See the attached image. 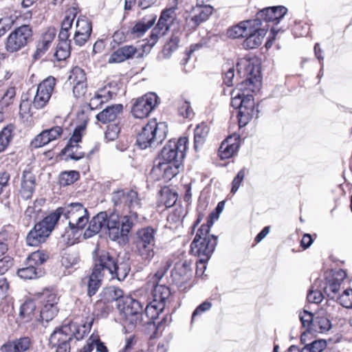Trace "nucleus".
<instances>
[{"label": "nucleus", "mask_w": 352, "mask_h": 352, "mask_svg": "<svg viewBox=\"0 0 352 352\" xmlns=\"http://www.w3.org/2000/svg\"><path fill=\"white\" fill-rule=\"evenodd\" d=\"M93 322L94 319L90 318L80 327L73 322L63 325L51 334L50 346L56 352H70L69 342L73 337L78 340L82 339L89 332Z\"/></svg>", "instance_id": "1"}, {"label": "nucleus", "mask_w": 352, "mask_h": 352, "mask_svg": "<svg viewBox=\"0 0 352 352\" xmlns=\"http://www.w3.org/2000/svg\"><path fill=\"white\" fill-rule=\"evenodd\" d=\"M212 223L202 224L197 230L196 235L190 245V252L200 258L199 263L206 268L205 263L213 253L217 244V237L210 234Z\"/></svg>", "instance_id": "2"}, {"label": "nucleus", "mask_w": 352, "mask_h": 352, "mask_svg": "<svg viewBox=\"0 0 352 352\" xmlns=\"http://www.w3.org/2000/svg\"><path fill=\"white\" fill-rule=\"evenodd\" d=\"M52 213L56 216L57 221L63 215L68 220L69 228L74 233L82 231L89 222L88 210L79 202L69 204L65 207L57 208Z\"/></svg>", "instance_id": "3"}, {"label": "nucleus", "mask_w": 352, "mask_h": 352, "mask_svg": "<svg viewBox=\"0 0 352 352\" xmlns=\"http://www.w3.org/2000/svg\"><path fill=\"white\" fill-rule=\"evenodd\" d=\"M245 89H233L231 93V105L239 109V126H245L253 118H258V109L252 94H245Z\"/></svg>", "instance_id": "4"}, {"label": "nucleus", "mask_w": 352, "mask_h": 352, "mask_svg": "<svg viewBox=\"0 0 352 352\" xmlns=\"http://www.w3.org/2000/svg\"><path fill=\"white\" fill-rule=\"evenodd\" d=\"M122 323L129 331L133 330L137 324L142 323L144 315V305L138 300L125 296L117 304Z\"/></svg>", "instance_id": "5"}, {"label": "nucleus", "mask_w": 352, "mask_h": 352, "mask_svg": "<svg viewBox=\"0 0 352 352\" xmlns=\"http://www.w3.org/2000/svg\"><path fill=\"white\" fill-rule=\"evenodd\" d=\"M167 132L168 125L166 122L151 120L138 133L137 144L142 149L160 144L165 139Z\"/></svg>", "instance_id": "6"}, {"label": "nucleus", "mask_w": 352, "mask_h": 352, "mask_svg": "<svg viewBox=\"0 0 352 352\" xmlns=\"http://www.w3.org/2000/svg\"><path fill=\"white\" fill-rule=\"evenodd\" d=\"M155 230L151 227L143 228L136 233L135 252L146 265L151 263L155 254Z\"/></svg>", "instance_id": "7"}, {"label": "nucleus", "mask_w": 352, "mask_h": 352, "mask_svg": "<svg viewBox=\"0 0 352 352\" xmlns=\"http://www.w3.org/2000/svg\"><path fill=\"white\" fill-rule=\"evenodd\" d=\"M57 223V217L50 213L36 223L28 232L26 243L29 246L36 247L44 243Z\"/></svg>", "instance_id": "8"}, {"label": "nucleus", "mask_w": 352, "mask_h": 352, "mask_svg": "<svg viewBox=\"0 0 352 352\" xmlns=\"http://www.w3.org/2000/svg\"><path fill=\"white\" fill-rule=\"evenodd\" d=\"M33 32L29 25H22L12 31L5 43L6 50L8 53L20 51L32 41Z\"/></svg>", "instance_id": "9"}, {"label": "nucleus", "mask_w": 352, "mask_h": 352, "mask_svg": "<svg viewBox=\"0 0 352 352\" xmlns=\"http://www.w3.org/2000/svg\"><path fill=\"white\" fill-rule=\"evenodd\" d=\"M41 304L40 316L43 320H52L58 313V296L54 289H45L35 295Z\"/></svg>", "instance_id": "10"}, {"label": "nucleus", "mask_w": 352, "mask_h": 352, "mask_svg": "<svg viewBox=\"0 0 352 352\" xmlns=\"http://www.w3.org/2000/svg\"><path fill=\"white\" fill-rule=\"evenodd\" d=\"M111 201L116 211H138L141 208V199L134 190H118L111 195Z\"/></svg>", "instance_id": "11"}, {"label": "nucleus", "mask_w": 352, "mask_h": 352, "mask_svg": "<svg viewBox=\"0 0 352 352\" xmlns=\"http://www.w3.org/2000/svg\"><path fill=\"white\" fill-rule=\"evenodd\" d=\"M238 74L241 77L245 78L241 84L245 86L252 85L255 88L261 86V70L258 64L254 62L242 58L236 64Z\"/></svg>", "instance_id": "12"}, {"label": "nucleus", "mask_w": 352, "mask_h": 352, "mask_svg": "<svg viewBox=\"0 0 352 352\" xmlns=\"http://www.w3.org/2000/svg\"><path fill=\"white\" fill-rule=\"evenodd\" d=\"M187 142L188 139L186 137L180 138L177 141H169L168 144L164 146L156 160L180 164L186 155Z\"/></svg>", "instance_id": "13"}, {"label": "nucleus", "mask_w": 352, "mask_h": 352, "mask_svg": "<svg viewBox=\"0 0 352 352\" xmlns=\"http://www.w3.org/2000/svg\"><path fill=\"white\" fill-rule=\"evenodd\" d=\"M170 265V263L167 261L162 268L158 270L150 280V283H151L153 287L152 301L157 304H162L163 307H166L168 303L171 293L168 287L159 284L158 283L163 278Z\"/></svg>", "instance_id": "14"}, {"label": "nucleus", "mask_w": 352, "mask_h": 352, "mask_svg": "<svg viewBox=\"0 0 352 352\" xmlns=\"http://www.w3.org/2000/svg\"><path fill=\"white\" fill-rule=\"evenodd\" d=\"M151 52L150 47L145 43L138 48L132 45H125L114 51L109 58V63H120L133 58H142Z\"/></svg>", "instance_id": "15"}, {"label": "nucleus", "mask_w": 352, "mask_h": 352, "mask_svg": "<svg viewBox=\"0 0 352 352\" xmlns=\"http://www.w3.org/2000/svg\"><path fill=\"white\" fill-rule=\"evenodd\" d=\"M159 102L160 98L155 93L146 94L135 100L131 108V113L136 118H146L157 107Z\"/></svg>", "instance_id": "16"}, {"label": "nucleus", "mask_w": 352, "mask_h": 352, "mask_svg": "<svg viewBox=\"0 0 352 352\" xmlns=\"http://www.w3.org/2000/svg\"><path fill=\"white\" fill-rule=\"evenodd\" d=\"M192 261L186 258H179L175 264L171 272L173 282L181 289L187 288L192 276Z\"/></svg>", "instance_id": "17"}, {"label": "nucleus", "mask_w": 352, "mask_h": 352, "mask_svg": "<svg viewBox=\"0 0 352 352\" xmlns=\"http://www.w3.org/2000/svg\"><path fill=\"white\" fill-rule=\"evenodd\" d=\"M180 164L155 160L151 175L155 180H170L179 173Z\"/></svg>", "instance_id": "18"}, {"label": "nucleus", "mask_w": 352, "mask_h": 352, "mask_svg": "<svg viewBox=\"0 0 352 352\" xmlns=\"http://www.w3.org/2000/svg\"><path fill=\"white\" fill-rule=\"evenodd\" d=\"M92 32L91 22L85 16L78 18L74 34V42L79 46H83L89 40Z\"/></svg>", "instance_id": "19"}, {"label": "nucleus", "mask_w": 352, "mask_h": 352, "mask_svg": "<svg viewBox=\"0 0 352 352\" xmlns=\"http://www.w3.org/2000/svg\"><path fill=\"white\" fill-rule=\"evenodd\" d=\"M258 23H252L250 28V32L245 36L243 42V47L246 50H251L258 47L261 43L266 34L267 30L265 28H258Z\"/></svg>", "instance_id": "20"}, {"label": "nucleus", "mask_w": 352, "mask_h": 352, "mask_svg": "<svg viewBox=\"0 0 352 352\" xmlns=\"http://www.w3.org/2000/svg\"><path fill=\"white\" fill-rule=\"evenodd\" d=\"M287 12V9L282 6L265 8L257 13V19L254 21H257L258 25H261V20L278 23Z\"/></svg>", "instance_id": "21"}, {"label": "nucleus", "mask_w": 352, "mask_h": 352, "mask_svg": "<svg viewBox=\"0 0 352 352\" xmlns=\"http://www.w3.org/2000/svg\"><path fill=\"white\" fill-rule=\"evenodd\" d=\"M34 341L28 336L9 341L1 346L3 352H30L33 351Z\"/></svg>", "instance_id": "22"}, {"label": "nucleus", "mask_w": 352, "mask_h": 352, "mask_svg": "<svg viewBox=\"0 0 352 352\" xmlns=\"http://www.w3.org/2000/svg\"><path fill=\"white\" fill-rule=\"evenodd\" d=\"M240 145V136L232 134L222 142L219 148V156L222 160L233 157L238 151Z\"/></svg>", "instance_id": "23"}, {"label": "nucleus", "mask_w": 352, "mask_h": 352, "mask_svg": "<svg viewBox=\"0 0 352 352\" xmlns=\"http://www.w3.org/2000/svg\"><path fill=\"white\" fill-rule=\"evenodd\" d=\"M118 258L105 250H98L95 258L94 270H98V272L104 273V270L109 272L115 270V263Z\"/></svg>", "instance_id": "24"}, {"label": "nucleus", "mask_w": 352, "mask_h": 352, "mask_svg": "<svg viewBox=\"0 0 352 352\" xmlns=\"http://www.w3.org/2000/svg\"><path fill=\"white\" fill-rule=\"evenodd\" d=\"M56 35V30L55 28L50 27L46 30L36 43V51L33 54L34 59L38 60L46 53L54 40Z\"/></svg>", "instance_id": "25"}, {"label": "nucleus", "mask_w": 352, "mask_h": 352, "mask_svg": "<svg viewBox=\"0 0 352 352\" xmlns=\"http://www.w3.org/2000/svg\"><path fill=\"white\" fill-rule=\"evenodd\" d=\"M109 217L107 212H101L94 216L89 221L88 228L84 232V238H91L98 234L102 229H106Z\"/></svg>", "instance_id": "26"}, {"label": "nucleus", "mask_w": 352, "mask_h": 352, "mask_svg": "<svg viewBox=\"0 0 352 352\" xmlns=\"http://www.w3.org/2000/svg\"><path fill=\"white\" fill-rule=\"evenodd\" d=\"M156 19L157 15L149 11L131 28V34L137 38L142 36L154 25Z\"/></svg>", "instance_id": "27"}, {"label": "nucleus", "mask_w": 352, "mask_h": 352, "mask_svg": "<svg viewBox=\"0 0 352 352\" xmlns=\"http://www.w3.org/2000/svg\"><path fill=\"white\" fill-rule=\"evenodd\" d=\"M123 106L120 104L107 107L96 115L98 121L102 124L113 122L122 113Z\"/></svg>", "instance_id": "28"}, {"label": "nucleus", "mask_w": 352, "mask_h": 352, "mask_svg": "<svg viewBox=\"0 0 352 352\" xmlns=\"http://www.w3.org/2000/svg\"><path fill=\"white\" fill-rule=\"evenodd\" d=\"M213 8L209 5L197 4L191 12V21L195 26L208 19L212 14Z\"/></svg>", "instance_id": "29"}, {"label": "nucleus", "mask_w": 352, "mask_h": 352, "mask_svg": "<svg viewBox=\"0 0 352 352\" xmlns=\"http://www.w3.org/2000/svg\"><path fill=\"white\" fill-rule=\"evenodd\" d=\"M106 229L109 231V236L112 241H116L121 236H126L122 231L120 224L118 214L113 212L108 219Z\"/></svg>", "instance_id": "30"}, {"label": "nucleus", "mask_w": 352, "mask_h": 352, "mask_svg": "<svg viewBox=\"0 0 352 352\" xmlns=\"http://www.w3.org/2000/svg\"><path fill=\"white\" fill-rule=\"evenodd\" d=\"M35 187V178L34 175L29 171H24L21 180L20 193L21 197L28 199L32 197Z\"/></svg>", "instance_id": "31"}, {"label": "nucleus", "mask_w": 352, "mask_h": 352, "mask_svg": "<svg viewBox=\"0 0 352 352\" xmlns=\"http://www.w3.org/2000/svg\"><path fill=\"white\" fill-rule=\"evenodd\" d=\"M170 25L162 19H159L156 26L152 30L149 37L146 39V44L151 49L158 41L159 38L164 36L170 29Z\"/></svg>", "instance_id": "32"}, {"label": "nucleus", "mask_w": 352, "mask_h": 352, "mask_svg": "<svg viewBox=\"0 0 352 352\" xmlns=\"http://www.w3.org/2000/svg\"><path fill=\"white\" fill-rule=\"evenodd\" d=\"M103 276L104 273L98 272V270L93 269L91 275L83 280V282L87 285V295L89 297L95 295L101 287Z\"/></svg>", "instance_id": "33"}, {"label": "nucleus", "mask_w": 352, "mask_h": 352, "mask_svg": "<svg viewBox=\"0 0 352 352\" xmlns=\"http://www.w3.org/2000/svg\"><path fill=\"white\" fill-rule=\"evenodd\" d=\"M68 82L72 88H86L87 78L83 69L78 67H74L70 72Z\"/></svg>", "instance_id": "34"}, {"label": "nucleus", "mask_w": 352, "mask_h": 352, "mask_svg": "<svg viewBox=\"0 0 352 352\" xmlns=\"http://www.w3.org/2000/svg\"><path fill=\"white\" fill-rule=\"evenodd\" d=\"M256 21L252 20L240 22L238 25L230 28L228 30V35L232 38H239L247 36V33L250 32V28L252 23Z\"/></svg>", "instance_id": "35"}, {"label": "nucleus", "mask_w": 352, "mask_h": 352, "mask_svg": "<svg viewBox=\"0 0 352 352\" xmlns=\"http://www.w3.org/2000/svg\"><path fill=\"white\" fill-rule=\"evenodd\" d=\"M50 89H28V94L34 96L32 102L37 109L43 108L48 102L52 93Z\"/></svg>", "instance_id": "36"}, {"label": "nucleus", "mask_w": 352, "mask_h": 352, "mask_svg": "<svg viewBox=\"0 0 352 352\" xmlns=\"http://www.w3.org/2000/svg\"><path fill=\"white\" fill-rule=\"evenodd\" d=\"M113 95L115 94L108 89H98L94 96L91 98L89 106L91 109H97L103 103L112 99Z\"/></svg>", "instance_id": "37"}, {"label": "nucleus", "mask_w": 352, "mask_h": 352, "mask_svg": "<svg viewBox=\"0 0 352 352\" xmlns=\"http://www.w3.org/2000/svg\"><path fill=\"white\" fill-rule=\"evenodd\" d=\"M122 218L120 225L122 228V231L125 234H128L132 227L138 222V211L122 210Z\"/></svg>", "instance_id": "38"}, {"label": "nucleus", "mask_w": 352, "mask_h": 352, "mask_svg": "<svg viewBox=\"0 0 352 352\" xmlns=\"http://www.w3.org/2000/svg\"><path fill=\"white\" fill-rule=\"evenodd\" d=\"M43 270L42 267H38L32 265H27L26 267L19 269L17 275L23 279H34L42 276Z\"/></svg>", "instance_id": "39"}, {"label": "nucleus", "mask_w": 352, "mask_h": 352, "mask_svg": "<svg viewBox=\"0 0 352 352\" xmlns=\"http://www.w3.org/2000/svg\"><path fill=\"white\" fill-rule=\"evenodd\" d=\"M130 271V265L126 261H120L119 258L115 263V270H111L109 273L112 278H116L118 280H123L128 275Z\"/></svg>", "instance_id": "40"}, {"label": "nucleus", "mask_w": 352, "mask_h": 352, "mask_svg": "<svg viewBox=\"0 0 352 352\" xmlns=\"http://www.w3.org/2000/svg\"><path fill=\"white\" fill-rule=\"evenodd\" d=\"M36 305L32 300L25 301L20 308L19 316L24 322L30 321L35 315Z\"/></svg>", "instance_id": "41"}, {"label": "nucleus", "mask_w": 352, "mask_h": 352, "mask_svg": "<svg viewBox=\"0 0 352 352\" xmlns=\"http://www.w3.org/2000/svg\"><path fill=\"white\" fill-rule=\"evenodd\" d=\"M76 17L75 14L66 15L61 23L60 32L58 34L59 41L69 40L70 36L69 30L72 27L73 21Z\"/></svg>", "instance_id": "42"}, {"label": "nucleus", "mask_w": 352, "mask_h": 352, "mask_svg": "<svg viewBox=\"0 0 352 352\" xmlns=\"http://www.w3.org/2000/svg\"><path fill=\"white\" fill-rule=\"evenodd\" d=\"M14 127L10 124L5 126L0 132V153L4 151L13 139Z\"/></svg>", "instance_id": "43"}, {"label": "nucleus", "mask_w": 352, "mask_h": 352, "mask_svg": "<svg viewBox=\"0 0 352 352\" xmlns=\"http://www.w3.org/2000/svg\"><path fill=\"white\" fill-rule=\"evenodd\" d=\"M102 294L105 301L111 302L115 300L118 304H120V300L125 297L123 296V291L114 286L105 288L102 292Z\"/></svg>", "instance_id": "44"}, {"label": "nucleus", "mask_w": 352, "mask_h": 352, "mask_svg": "<svg viewBox=\"0 0 352 352\" xmlns=\"http://www.w3.org/2000/svg\"><path fill=\"white\" fill-rule=\"evenodd\" d=\"M181 35L182 33L179 31L174 32L164 45L163 53L166 58H169L172 53L178 48Z\"/></svg>", "instance_id": "45"}, {"label": "nucleus", "mask_w": 352, "mask_h": 352, "mask_svg": "<svg viewBox=\"0 0 352 352\" xmlns=\"http://www.w3.org/2000/svg\"><path fill=\"white\" fill-rule=\"evenodd\" d=\"M79 261V256L76 252L65 251L61 256V265L66 269L75 268Z\"/></svg>", "instance_id": "46"}, {"label": "nucleus", "mask_w": 352, "mask_h": 352, "mask_svg": "<svg viewBox=\"0 0 352 352\" xmlns=\"http://www.w3.org/2000/svg\"><path fill=\"white\" fill-rule=\"evenodd\" d=\"M208 133V127L204 123L198 124L194 131L195 148L197 149L205 142Z\"/></svg>", "instance_id": "47"}, {"label": "nucleus", "mask_w": 352, "mask_h": 352, "mask_svg": "<svg viewBox=\"0 0 352 352\" xmlns=\"http://www.w3.org/2000/svg\"><path fill=\"white\" fill-rule=\"evenodd\" d=\"M342 280L340 278L332 277L324 287V292L329 297L334 298L338 294Z\"/></svg>", "instance_id": "48"}, {"label": "nucleus", "mask_w": 352, "mask_h": 352, "mask_svg": "<svg viewBox=\"0 0 352 352\" xmlns=\"http://www.w3.org/2000/svg\"><path fill=\"white\" fill-rule=\"evenodd\" d=\"M331 327V324L329 319L324 316L323 314H319L315 317L312 327L313 330L323 333L329 331Z\"/></svg>", "instance_id": "49"}, {"label": "nucleus", "mask_w": 352, "mask_h": 352, "mask_svg": "<svg viewBox=\"0 0 352 352\" xmlns=\"http://www.w3.org/2000/svg\"><path fill=\"white\" fill-rule=\"evenodd\" d=\"M70 42L71 40L59 41L56 46V50L54 56L57 60H65L70 55Z\"/></svg>", "instance_id": "50"}, {"label": "nucleus", "mask_w": 352, "mask_h": 352, "mask_svg": "<svg viewBox=\"0 0 352 352\" xmlns=\"http://www.w3.org/2000/svg\"><path fill=\"white\" fill-rule=\"evenodd\" d=\"M164 308L165 307H163L162 304H157V302L151 301L149 304L146 305L144 312L149 320H155L159 317V315L162 312Z\"/></svg>", "instance_id": "51"}, {"label": "nucleus", "mask_w": 352, "mask_h": 352, "mask_svg": "<svg viewBox=\"0 0 352 352\" xmlns=\"http://www.w3.org/2000/svg\"><path fill=\"white\" fill-rule=\"evenodd\" d=\"M48 256L43 251L32 252L27 258V265H32L38 267L46 261Z\"/></svg>", "instance_id": "52"}, {"label": "nucleus", "mask_w": 352, "mask_h": 352, "mask_svg": "<svg viewBox=\"0 0 352 352\" xmlns=\"http://www.w3.org/2000/svg\"><path fill=\"white\" fill-rule=\"evenodd\" d=\"M79 174L77 171L71 170L62 173L59 177V183L61 186L70 185L78 180Z\"/></svg>", "instance_id": "53"}, {"label": "nucleus", "mask_w": 352, "mask_h": 352, "mask_svg": "<svg viewBox=\"0 0 352 352\" xmlns=\"http://www.w3.org/2000/svg\"><path fill=\"white\" fill-rule=\"evenodd\" d=\"M65 153L72 160H79L84 157V153L80 151L78 145H67L64 148Z\"/></svg>", "instance_id": "54"}, {"label": "nucleus", "mask_w": 352, "mask_h": 352, "mask_svg": "<svg viewBox=\"0 0 352 352\" xmlns=\"http://www.w3.org/2000/svg\"><path fill=\"white\" fill-rule=\"evenodd\" d=\"M327 346L326 341L318 340L305 345L300 352H322Z\"/></svg>", "instance_id": "55"}, {"label": "nucleus", "mask_w": 352, "mask_h": 352, "mask_svg": "<svg viewBox=\"0 0 352 352\" xmlns=\"http://www.w3.org/2000/svg\"><path fill=\"white\" fill-rule=\"evenodd\" d=\"M224 71L223 76L224 85L227 87H232L236 85V78L235 77L234 67L224 68Z\"/></svg>", "instance_id": "56"}, {"label": "nucleus", "mask_w": 352, "mask_h": 352, "mask_svg": "<svg viewBox=\"0 0 352 352\" xmlns=\"http://www.w3.org/2000/svg\"><path fill=\"white\" fill-rule=\"evenodd\" d=\"M179 115L184 118L191 119L194 116V112L190 102L186 100L182 101L178 108Z\"/></svg>", "instance_id": "57"}, {"label": "nucleus", "mask_w": 352, "mask_h": 352, "mask_svg": "<svg viewBox=\"0 0 352 352\" xmlns=\"http://www.w3.org/2000/svg\"><path fill=\"white\" fill-rule=\"evenodd\" d=\"M50 142V139L47 137V131L45 130L37 135L31 142V146L34 148H40Z\"/></svg>", "instance_id": "58"}, {"label": "nucleus", "mask_w": 352, "mask_h": 352, "mask_svg": "<svg viewBox=\"0 0 352 352\" xmlns=\"http://www.w3.org/2000/svg\"><path fill=\"white\" fill-rule=\"evenodd\" d=\"M299 318L303 327L312 329L315 318L311 312L304 310L300 312Z\"/></svg>", "instance_id": "59"}, {"label": "nucleus", "mask_w": 352, "mask_h": 352, "mask_svg": "<svg viewBox=\"0 0 352 352\" xmlns=\"http://www.w3.org/2000/svg\"><path fill=\"white\" fill-rule=\"evenodd\" d=\"M245 173H246V168H243L238 172L236 175L234 177V179L232 180V188H231L232 193L234 194L237 192L242 182L244 179Z\"/></svg>", "instance_id": "60"}, {"label": "nucleus", "mask_w": 352, "mask_h": 352, "mask_svg": "<svg viewBox=\"0 0 352 352\" xmlns=\"http://www.w3.org/2000/svg\"><path fill=\"white\" fill-rule=\"evenodd\" d=\"M85 129V124H80L76 127L74 131V133L69 139V143L67 145H78V142L81 141L82 135Z\"/></svg>", "instance_id": "61"}, {"label": "nucleus", "mask_w": 352, "mask_h": 352, "mask_svg": "<svg viewBox=\"0 0 352 352\" xmlns=\"http://www.w3.org/2000/svg\"><path fill=\"white\" fill-rule=\"evenodd\" d=\"M340 304L346 308H352V289H346L338 298Z\"/></svg>", "instance_id": "62"}, {"label": "nucleus", "mask_w": 352, "mask_h": 352, "mask_svg": "<svg viewBox=\"0 0 352 352\" xmlns=\"http://www.w3.org/2000/svg\"><path fill=\"white\" fill-rule=\"evenodd\" d=\"M212 303L207 300L200 304L192 312L191 322H193L197 317L209 311L212 308Z\"/></svg>", "instance_id": "63"}, {"label": "nucleus", "mask_w": 352, "mask_h": 352, "mask_svg": "<svg viewBox=\"0 0 352 352\" xmlns=\"http://www.w3.org/2000/svg\"><path fill=\"white\" fill-rule=\"evenodd\" d=\"M184 210L182 207L176 208L168 216V221L172 223L181 222L184 217Z\"/></svg>", "instance_id": "64"}]
</instances>
